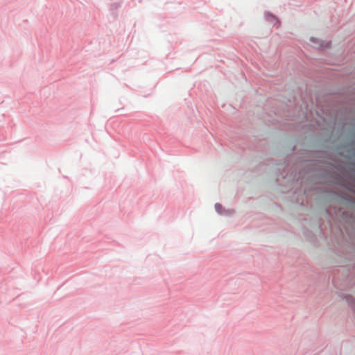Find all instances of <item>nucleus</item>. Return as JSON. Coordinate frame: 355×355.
Returning a JSON list of instances; mask_svg holds the SVG:
<instances>
[{"label": "nucleus", "instance_id": "obj_1", "mask_svg": "<svg viewBox=\"0 0 355 355\" xmlns=\"http://www.w3.org/2000/svg\"><path fill=\"white\" fill-rule=\"evenodd\" d=\"M310 155L309 150L298 149L296 146L291 148V153L286 155L284 161V164L276 169L275 182L281 187V192H291L306 196V189L302 187L305 175L303 167L310 164Z\"/></svg>", "mask_w": 355, "mask_h": 355}, {"label": "nucleus", "instance_id": "obj_2", "mask_svg": "<svg viewBox=\"0 0 355 355\" xmlns=\"http://www.w3.org/2000/svg\"><path fill=\"white\" fill-rule=\"evenodd\" d=\"M332 154H338L340 156H345L344 153H348L350 155H355V139L354 136H349L345 139L339 145L327 146Z\"/></svg>", "mask_w": 355, "mask_h": 355}, {"label": "nucleus", "instance_id": "obj_3", "mask_svg": "<svg viewBox=\"0 0 355 355\" xmlns=\"http://www.w3.org/2000/svg\"><path fill=\"white\" fill-rule=\"evenodd\" d=\"M309 41L314 44L313 48L319 51L324 52L327 49L332 48L331 40H323L318 37L311 36Z\"/></svg>", "mask_w": 355, "mask_h": 355}, {"label": "nucleus", "instance_id": "obj_4", "mask_svg": "<svg viewBox=\"0 0 355 355\" xmlns=\"http://www.w3.org/2000/svg\"><path fill=\"white\" fill-rule=\"evenodd\" d=\"M264 19L266 22L272 24L273 26L279 27L282 24L280 19L269 10H265L263 13Z\"/></svg>", "mask_w": 355, "mask_h": 355}, {"label": "nucleus", "instance_id": "obj_5", "mask_svg": "<svg viewBox=\"0 0 355 355\" xmlns=\"http://www.w3.org/2000/svg\"><path fill=\"white\" fill-rule=\"evenodd\" d=\"M339 296L342 300L346 301L349 307L354 312L355 319V297L352 295L347 293H340Z\"/></svg>", "mask_w": 355, "mask_h": 355}, {"label": "nucleus", "instance_id": "obj_6", "mask_svg": "<svg viewBox=\"0 0 355 355\" xmlns=\"http://www.w3.org/2000/svg\"><path fill=\"white\" fill-rule=\"evenodd\" d=\"M214 208L216 211L220 214L223 216H227L230 213L233 211L231 209H226L220 203L216 202L214 205Z\"/></svg>", "mask_w": 355, "mask_h": 355}, {"label": "nucleus", "instance_id": "obj_7", "mask_svg": "<svg viewBox=\"0 0 355 355\" xmlns=\"http://www.w3.org/2000/svg\"><path fill=\"white\" fill-rule=\"evenodd\" d=\"M304 234L311 242L313 243L316 241L315 235L311 231L306 229L304 231Z\"/></svg>", "mask_w": 355, "mask_h": 355}, {"label": "nucleus", "instance_id": "obj_8", "mask_svg": "<svg viewBox=\"0 0 355 355\" xmlns=\"http://www.w3.org/2000/svg\"><path fill=\"white\" fill-rule=\"evenodd\" d=\"M121 6V3L120 2H114L110 4V10L111 11H114L117 10Z\"/></svg>", "mask_w": 355, "mask_h": 355}, {"label": "nucleus", "instance_id": "obj_9", "mask_svg": "<svg viewBox=\"0 0 355 355\" xmlns=\"http://www.w3.org/2000/svg\"><path fill=\"white\" fill-rule=\"evenodd\" d=\"M257 167L259 168L257 170H265L266 168V165L264 162H260Z\"/></svg>", "mask_w": 355, "mask_h": 355}, {"label": "nucleus", "instance_id": "obj_10", "mask_svg": "<svg viewBox=\"0 0 355 355\" xmlns=\"http://www.w3.org/2000/svg\"><path fill=\"white\" fill-rule=\"evenodd\" d=\"M300 205L304 206V201L302 200V202H300Z\"/></svg>", "mask_w": 355, "mask_h": 355}, {"label": "nucleus", "instance_id": "obj_11", "mask_svg": "<svg viewBox=\"0 0 355 355\" xmlns=\"http://www.w3.org/2000/svg\"><path fill=\"white\" fill-rule=\"evenodd\" d=\"M320 154H321V155H320V156H322V155H323V154H324V152H322V153H320Z\"/></svg>", "mask_w": 355, "mask_h": 355}]
</instances>
